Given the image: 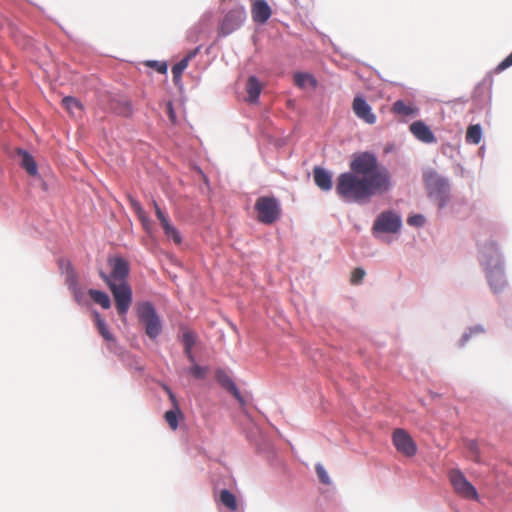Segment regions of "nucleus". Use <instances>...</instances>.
<instances>
[{
    "instance_id": "nucleus-1",
    "label": "nucleus",
    "mask_w": 512,
    "mask_h": 512,
    "mask_svg": "<svg viewBox=\"0 0 512 512\" xmlns=\"http://www.w3.org/2000/svg\"><path fill=\"white\" fill-rule=\"evenodd\" d=\"M350 171L337 177L335 191L346 202L366 203L375 195L386 193L391 188L388 169L379 164L370 152L354 154Z\"/></svg>"
},
{
    "instance_id": "nucleus-2",
    "label": "nucleus",
    "mask_w": 512,
    "mask_h": 512,
    "mask_svg": "<svg viewBox=\"0 0 512 512\" xmlns=\"http://www.w3.org/2000/svg\"><path fill=\"white\" fill-rule=\"evenodd\" d=\"M482 264L485 265L487 270V277L491 288L498 292L506 284L500 253L495 246L494 242L486 245L482 250Z\"/></svg>"
},
{
    "instance_id": "nucleus-3",
    "label": "nucleus",
    "mask_w": 512,
    "mask_h": 512,
    "mask_svg": "<svg viewBox=\"0 0 512 512\" xmlns=\"http://www.w3.org/2000/svg\"><path fill=\"white\" fill-rule=\"evenodd\" d=\"M139 321L144 325L146 335L154 340L162 332V323L154 306L150 302H141L136 308Z\"/></svg>"
},
{
    "instance_id": "nucleus-4",
    "label": "nucleus",
    "mask_w": 512,
    "mask_h": 512,
    "mask_svg": "<svg viewBox=\"0 0 512 512\" xmlns=\"http://www.w3.org/2000/svg\"><path fill=\"white\" fill-rule=\"evenodd\" d=\"M101 278L109 287L114 300L117 312L120 316H125L132 303V289L128 283L117 284L108 278L107 274L101 272Z\"/></svg>"
},
{
    "instance_id": "nucleus-5",
    "label": "nucleus",
    "mask_w": 512,
    "mask_h": 512,
    "mask_svg": "<svg viewBox=\"0 0 512 512\" xmlns=\"http://www.w3.org/2000/svg\"><path fill=\"white\" fill-rule=\"evenodd\" d=\"M255 211L257 219L263 224H273L281 214V208L278 200L273 196H261L255 202Z\"/></svg>"
},
{
    "instance_id": "nucleus-6",
    "label": "nucleus",
    "mask_w": 512,
    "mask_h": 512,
    "mask_svg": "<svg viewBox=\"0 0 512 512\" xmlns=\"http://www.w3.org/2000/svg\"><path fill=\"white\" fill-rule=\"evenodd\" d=\"M449 481L456 494L465 499L478 500L476 488L466 479L459 469H452L448 473Z\"/></svg>"
},
{
    "instance_id": "nucleus-7",
    "label": "nucleus",
    "mask_w": 512,
    "mask_h": 512,
    "mask_svg": "<svg viewBox=\"0 0 512 512\" xmlns=\"http://www.w3.org/2000/svg\"><path fill=\"white\" fill-rule=\"evenodd\" d=\"M401 224V218L398 214L393 211H385L376 218L373 224V232L397 233Z\"/></svg>"
},
{
    "instance_id": "nucleus-8",
    "label": "nucleus",
    "mask_w": 512,
    "mask_h": 512,
    "mask_svg": "<svg viewBox=\"0 0 512 512\" xmlns=\"http://www.w3.org/2000/svg\"><path fill=\"white\" fill-rule=\"evenodd\" d=\"M246 18V12L243 7L231 9L222 20L220 31L223 35H228L238 29Z\"/></svg>"
},
{
    "instance_id": "nucleus-9",
    "label": "nucleus",
    "mask_w": 512,
    "mask_h": 512,
    "mask_svg": "<svg viewBox=\"0 0 512 512\" xmlns=\"http://www.w3.org/2000/svg\"><path fill=\"white\" fill-rule=\"evenodd\" d=\"M393 444L397 451L405 456L412 457L416 454V444L411 436L403 429H396L393 433Z\"/></svg>"
},
{
    "instance_id": "nucleus-10",
    "label": "nucleus",
    "mask_w": 512,
    "mask_h": 512,
    "mask_svg": "<svg viewBox=\"0 0 512 512\" xmlns=\"http://www.w3.org/2000/svg\"><path fill=\"white\" fill-rule=\"evenodd\" d=\"M109 264L112 268L111 274L107 275L108 278L111 279V281H114L115 283H127L126 279L129 275V264L128 262L121 258V257H115L109 259Z\"/></svg>"
},
{
    "instance_id": "nucleus-11",
    "label": "nucleus",
    "mask_w": 512,
    "mask_h": 512,
    "mask_svg": "<svg viewBox=\"0 0 512 512\" xmlns=\"http://www.w3.org/2000/svg\"><path fill=\"white\" fill-rule=\"evenodd\" d=\"M354 114L367 124H374L377 120L376 115L372 112L371 106L362 96H356L352 102Z\"/></svg>"
},
{
    "instance_id": "nucleus-12",
    "label": "nucleus",
    "mask_w": 512,
    "mask_h": 512,
    "mask_svg": "<svg viewBox=\"0 0 512 512\" xmlns=\"http://www.w3.org/2000/svg\"><path fill=\"white\" fill-rule=\"evenodd\" d=\"M272 11L265 0H254L251 7V15L254 22L264 24L271 17Z\"/></svg>"
},
{
    "instance_id": "nucleus-13",
    "label": "nucleus",
    "mask_w": 512,
    "mask_h": 512,
    "mask_svg": "<svg viewBox=\"0 0 512 512\" xmlns=\"http://www.w3.org/2000/svg\"><path fill=\"white\" fill-rule=\"evenodd\" d=\"M410 131L420 141L433 143L436 138L430 128L422 121H415L410 125Z\"/></svg>"
},
{
    "instance_id": "nucleus-14",
    "label": "nucleus",
    "mask_w": 512,
    "mask_h": 512,
    "mask_svg": "<svg viewBox=\"0 0 512 512\" xmlns=\"http://www.w3.org/2000/svg\"><path fill=\"white\" fill-rule=\"evenodd\" d=\"M200 47L195 48L187 53V55L172 67L173 81L179 83L184 70L188 67L189 62L199 53Z\"/></svg>"
},
{
    "instance_id": "nucleus-15",
    "label": "nucleus",
    "mask_w": 512,
    "mask_h": 512,
    "mask_svg": "<svg viewBox=\"0 0 512 512\" xmlns=\"http://www.w3.org/2000/svg\"><path fill=\"white\" fill-rule=\"evenodd\" d=\"M17 155L20 157V165L30 176H35L38 173L37 164L30 153L26 150L17 148Z\"/></svg>"
},
{
    "instance_id": "nucleus-16",
    "label": "nucleus",
    "mask_w": 512,
    "mask_h": 512,
    "mask_svg": "<svg viewBox=\"0 0 512 512\" xmlns=\"http://www.w3.org/2000/svg\"><path fill=\"white\" fill-rule=\"evenodd\" d=\"M315 184L324 191H329L332 188V179L329 172L320 167H315L313 170Z\"/></svg>"
},
{
    "instance_id": "nucleus-17",
    "label": "nucleus",
    "mask_w": 512,
    "mask_h": 512,
    "mask_svg": "<svg viewBox=\"0 0 512 512\" xmlns=\"http://www.w3.org/2000/svg\"><path fill=\"white\" fill-rule=\"evenodd\" d=\"M216 379L217 381L223 386L225 389L229 390L233 393V395L241 402H243L242 397L240 396V393L233 382V380L228 376L226 372L223 370L216 371Z\"/></svg>"
},
{
    "instance_id": "nucleus-18",
    "label": "nucleus",
    "mask_w": 512,
    "mask_h": 512,
    "mask_svg": "<svg viewBox=\"0 0 512 512\" xmlns=\"http://www.w3.org/2000/svg\"><path fill=\"white\" fill-rule=\"evenodd\" d=\"M262 90V85L255 76L248 78L246 83L247 100L251 103L257 102Z\"/></svg>"
},
{
    "instance_id": "nucleus-19",
    "label": "nucleus",
    "mask_w": 512,
    "mask_h": 512,
    "mask_svg": "<svg viewBox=\"0 0 512 512\" xmlns=\"http://www.w3.org/2000/svg\"><path fill=\"white\" fill-rule=\"evenodd\" d=\"M182 343L184 346V354L190 363H194L193 346L196 343V335L192 331H185L182 335Z\"/></svg>"
},
{
    "instance_id": "nucleus-20",
    "label": "nucleus",
    "mask_w": 512,
    "mask_h": 512,
    "mask_svg": "<svg viewBox=\"0 0 512 512\" xmlns=\"http://www.w3.org/2000/svg\"><path fill=\"white\" fill-rule=\"evenodd\" d=\"M66 283L69 287V289L73 292L75 299L79 301V294L80 289L78 287V280L77 276L71 267L70 263H67V270H66Z\"/></svg>"
},
{
    "instance_id": "nucleus-21",
    "label": "nucleus",
    "mask_w": 512,
    "mask_h": 512,
    "mask_svg": "<svg viewBox=\"0 0 512 512\" xmlns=\"http://www.w3.org/2000/svg\"><path fill=\"white\" fill-rule=\"evenodd\" d=\"M62 104L68 113L73 117H78L82 113V104L73 97H65L62 99Z\"/></svg>"
},
{
    "instance_id": "nucleus-22",
    "label": "nucleus",
    "mask_w": 512,
    "mask_h": 512,
    "mask_svg": "<svg viewBox=\"0 0 512 512\" xmlns=\"http://www.w3.org/2000/svg\"><path fill=\"white\" fill-rule=\"evenodd\" d=\"M88 294L91 297V299L95 303L99 304L102 308H104V309L110 308L111 301H110L109 296L105 292L95 290V289H90L88 291Z\"/></svg>"
},
{
    "instance_id": "nucleus-23",
    "label": "nucleus",
    "mask_w": 512,
    "mask_h": 512,
    "mask_svg": "<svg viewBox=\"0 0 512 512\" xmlns=\"http://www.w3.org/2000/svg\"><path fill=\"white\" fill-rule=\"evenodd\" d=\"M96 326L100 335L106 340L113 342L115 340L113 334L109 331L105 321L101 318L98 312L94 313Z\"/></svg>"
},
{
    "instance_id": "nucleus-24",
    "label": "nucleus",
    "mask_w": 512,
    "mask_h": 512,
    "mask_svg": "<svg viewBox=\"0 0 512 512\" xmlns=\"http://www.w3.org/2000/svg\"><path fill=\"white\" fill-rule=\"evenodd\" d=\"M220 502L229 510L236 511L238 508L237 500L234 494L224 489L219 495Z\"/></svg>"
},
{
    "instance_id": "nucleus-25",
    "label": "nucleus",
    "mask_w": 512,
    "mask_h": 512,
    "mask_svg": "<svg viewBox=\"0 0 512 512\" xmlns=\"http://www.w3.org/2000/svg\"><path fill=\"white\" fill-rule=\"evenodd\" d=\"M482 130L479 124L470 125L466 132V142L470 144H478L481 141Z\"/></svg>"
},
{
    "instance_id": "nucleus-26",
    "label": "nucleus",
    "mask_w": 512,
    "mask_h": 512,
    "mask_svg": "<svg viewBox=\"0 0 512 512\" xmlns=\"http://www.w3.org/2000/svg\"><path fill=\"white\" fill-rule=\"evenodd\" d=\"M392 111L395 114L403 115V116H410L416 113V109L412 107L411 105H407L402 100H397L393 106Z\"/></svg>"
},
{
    "instance_id": "nucleus-27",
    "label": "nucleus",
    "mask_w": 512,
    "mask_h": 512,
    "mask_svg": "<svg viewBox=\"0 0 512 512\" xmlns=\"http://www.w3.org/2000/svg\"><path fill=\"white\" fill-rule=\"evenodd\" d=\"M294 83L300 88H305L307 84L311 85L312 87L316 86V80L313 76L301 72L294 74Z\"/></svg>"
},
{
    "instance_id": "nucleus-28",
    "label": "nucleus",
    "mask_w": 512,
    "mask_h": 512,
    "mask_svg": "<svg viewBox=\"0 0 512 512\" xmlns=\"http://www.w3.org/2000/svg\"><path fill=\"white\" fill-rule=\"evenodd\" d=\"M180 409H172L166 411L164 414L165 421L168 423L169 427L172 430H176L178 428V417L181 416Z\"/></svg>"
},
{
    "instance_id": "nucleus-29",
    "label": "nucleus",
    "mask_w": 512,
    "mask_h": 512,
    "mask_svg": "<svg viewBox=\"0 0 512 512\" xmlns=\"http://www.w3.org/2000/svg\"><path fill=\"white\" fill-rule=\"evenodd\" d=\"M162 228L164 230L165 235L168 238H171L175 244H181L182 238L180 236V233L173 225L170 224V222L162 225Z\"/></svg>"
},
{
    "instance_id": "nucleus-30",
    "label": "nucleus",
    "mask_w": 512,
    "mask_h": 512,
    "mask_svg": "<svg viewBox=\"0 0 512 512\" xmlns=\"http://www.w3.org/2000/svg\"><path fill=\"white\" fill-rule=\"evenodd\" d=\"M466 448L468 449L471 459H473V461H475L476 463H480V451L477 441L469 440L466 444Z\"/></svg>"
},
{
    "instance_id": "nucleus-31",
    "label": "nucleus",
    "mask_w": 512,
    "mask_h": 512,
    "mask_svg": "<svg viewBox=\"0 0 512 512\" xmlns=\"http://www.w3.org/2000/svg\"><path fill=\"white\" fill-rule=\"evenodd\" d=\"M192 366L189 369V373L195 377L196 379H204L207 375L208 368L202 367L196 364V361L194 360V363H191Z\"/></svg>"
},
{
    "instance_id": "nucleus-32",
    "label": "nucleus",
    "mask_w": 512,
    "mask_h": 512,
    "mask_svg": "<svg viewBox=\"0 0 512 512\" xmlns=\"http://www.w3.org/2000/svg\"><path fill=\"white\" fill-rule=\"evenodd\" d=\"M315 470H316L317 476L321 483H323L325 485L331 484V480L328 476V473L326 472L325 468L320 463L316 464Z\"/></svg>"
},
{
    "instance_id": "nucleus-33",
    "label": "nucleus",
    "mask_w": 512,
    "mask_h": 512,
    "mask_svg": "<svg viewBox=\"0 0 512 512\" xmlns=\"http://www.w3.org/2000/svg\"><path fill=\"white\" fill-rule=\"evenodd\" d=\"M483 332H484V330L480 326H475L473 328H470L468 333H464L462 335L461 340H460V345L464 346L472 335L480 334V333H483Z\"/></svg>"
},
{
    "instance_id": "nucleus-34",
    "label": "nucleus",
    "mask_w": 512,
    "mask_h": 512,
    "mask_svg": "<svg viewBox=\"0 0 512 512\" xmlns=\"http://www.w3.org/2000/svg\"><path fill=\"white\" fill-rule=\"evenodd\" d=\"M365 276V271L362 268H355L351 274V283L357 285L362 282Z\"/></svg>"
},
{
    "instance_id": "nucleus-35",
    "label": "nucleus",
    "mask_w": 512,
    "mask_h": 512,
    "mask_svg": "<svg viewBox=\"0 0 512 512\" xmlns=\"http://www.w3.org/2000/svg\"><path fill=\"white\" fill-rule=\"evenodd\" d=\"M153 206L155 209V214H156L158 220L160 221L161 226L168 223L169 222L168 217L164 214V212L161 210V208L159 207V205L157 204L156 201H153Z\"/></svg>"
},
{
    "instance_id": "nucleus-36",
    "label": "nucleus",
    "mask_w": 512,
    "mask_h": 512,
    "mask_svg": "<svg viewBox=\"0 0 512 512\" xmlns=\"http://www.w3.org/2000/svg\"><path fill=\"white\" fill-rule=\"evenodd\" d=\"M425 219L422 215H413L408 217L407 223L411 226L420 227L424 224Z\"/></svg>"
},
{
    "instance_id": "nucleus-37",
    "label": "nucleus",
    "mask_w": 512,
    "mask_h": 512,
    "mask_svg": "<svg viewBox=\"0 0 512 512\" xmlns=\"http://www.w3.org/2000/svg\"><path fill=\"white\" fill-rule=\"evenodd\" d=\"M512 66V52L497 66V71L501 72Z\"/></svg>"
},
{
    "instance_id": "nucleus-38",
    "label": "nucleus",
    "mask_w": 512,
    "mask_h": 512,
    "mask_svg": "<svg viewBox=\"0 0 512 512\" xmlns=\"http://www.w3.org/2000/svg\"><path fill=\"white\" fill-rule=\"evenodd\" d=\"M434 184L440 193H446L448 190V187H449L447 181L444 179H440V178L436 179Z\"/></svg>"
},
{
    "instance_id": "nucleus-39",
    "label": "nucleus",
    "mask_w": 512,
    "mask_h": 512,
    "mask_svg": "<svg viewBox=\"0 0 512 512\" xmlns=\"http://www.w3.org/2000/svg\"><path fill=\"white\" fill-rule=\"evenodd\" d=\"M150 66L154 67L159 73L165 74L167 72V64L165 62H150Z\"/></svg>"
},
{
    "instance_id": "nucleus-40",
    "label": "nucleus",
    "mask_w": 512,
    "mask_h": 512,
    "mask_svg": "<svg viewBox=\"0 0 512 512\" xmlns=\"http://www.w3.org/2000/svg\"><path fill=\"white\" fill-rule=\"evenodd\" d=\"M130 204H131V207L136 212V214H141L142 213L143 208L141 207L140 203L137 200H135L133 198H130Z\"/></svg>"
},
{
    "instance_id": "nucleus-41",
    "label": "nucleus",
    "mask_w": 512,
    "mask_h": 512,
    "mask_svg": "<svg viewBox=\"0 0 512 512\" xmlns=\"http://www.w3.org/2000/svg\"><path fill=\"white\" fill-rule=\"evenodd\" d=\"M165 390L168 393V396L173 404V409H179L178 402L174 393L168 387H166Z\"/></svg>"
},
{
    "instance_id": "nucleus-42",
    "label": "nucleus",
    "mask_w": 512,
    "mask_h": 512,
    "mask_svg": "<svg viewBox=\"0 0 512 512\" xmlns=\"http://www.w3.org/2000/svg\"><path fill=\"white\" fill-rule=\"evenodd\" d=\"M137 216L139 217L140 221L142 222L143 226L145 227V229H148V225H149V219L148 217L146 216L144 210L142 211L141 214H137Z\"/></svg>"
},
{
    "instance_id": "nucleus-43",
    "label": "nucleus",
    "mask_w": 512,
    "mask_h": 512,
    "mask_svg": "<svg viewBox=\"0 0 512 512\" xmlns=\"http://www.w3.org/2000/svg\"><path fill=\"white\" fill-rule=\"evenodd\" d=\"M168 112H169L170 119L173 121L175 116H174V112H173V108H172V104L171 103L168 104Z\"/></svg>"
},
{
    "instance_id": "nucleus-44",
    "label": "nucleus",
    "mask_w": 512,
    "mask_h": 512,
    "mask_svg": "<svg viewBox=\"0 0 512 512\" xmlns=\"http://www.w3.org/2000/svg\"><path fill=\"white\" fill-rule=\"evenodd\" d=\"M290 1H291V3H293L295 5L298 4V0H290Z\"/></svg>"
}]
</instances>
